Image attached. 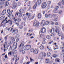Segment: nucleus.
<instances>
[{"label": "nucleus", "instance_id": "1", "mask_svg": "<svg viewBox=\"0 0 64 64\" xmlns=\"http://www.w3.org/2000/svg\"><path fill=\"white\" fill-rule=\"evenodd\" d=\"M41 0H38V1L34 5V7H33V9H35L36 8V7L37 6V5H40L41 4Z\"/></svg>", "mask_w": 64, "mask_h": 64}, {"label": "nucleus", "instance_id": "2", "mask_svg": "<svg viewBox=\"0 0 64 64\" xmlns=\"http://www.w3.org/2000/svg\"><path fill=\"white\" fill-rule=\"evenodd\" d=\"M40 24L39 22L37 23V20H34L33 25L34 26H36V27H38Z\"/></svg>", "mask_w": 64, "mask_h": 64}, {"label": "nucleus", "instance_id": "3", "mask_svg": "<svg viewBox=\"0 0 64 64\" xmlns=\"http://www.w3.org/2000/svg\"><path fill=\"white\" fill-rule=\"evenodd\" d=\"M21 46L22 49H24V42H22L19 46H18V48H21Z\"/></svg>", "mask_w": 64, "mask_h": 64}, {"label": "nucleus", "instance_id": "4", "mask_svg": "<svg viewBox=\"0 0 64 64\" xmlns=\"http://www.w3.org/2000/svg\"><path fill=\"white\" fill-rule=\"evenodd\" d=\"M55 30V29L54 28H52V30H50V32L51 34H52V35L53 37L55 36V33H54V30Z\"/></svg>", "mask_w": 64, "mask_h": 64}, {"label": "nucleus", "instance_id": "5", "mask_svg": "<svg viewBox=\"0 0 64 64\" xmlns=\"http://www.w3.org/2000/svg\"><path fill=\"white\" fill-rule=\"evenodd\" d=\"M47 6V4H46V3L44 2L42 4V8H46Z\"/></svg>", "mask_w": 64, "mask_h": 64}, {"label": "nucleus", "instance_id": "6", "mask_svg": "<svg viewBox=\"0 0 64 64\" xmlns=\"http://www.w3.org/2000/svg\"><path fill=\"white\" fill-rule=\"evenodd\" d=\"M14 58L15 59H16V60H15V62L14 63V64H18V62L17 61L18 60H19V58H18V59H17V55H16L14 56Z\"/></svg>", "mask_w": 64, "mask_h": 64}, {"label": "nucleus", "instance_id": "7", "mask_svg": "<svg viewBox=\"0 0 64 64\" xmlns=\"http://www.w3.org/2000/svg\"><path fill=\"white\" fill-rule=\"evenodd\" d=\"M6 21V22H5V23H8H8L9 24H10V25H12V20H8L7 21V20H6V21Z\"/></svg>", "mask_w": 64, "mask_h": 64}, {"label": "nucleus", "instance_id": "8", "mask_svg": "<svg viewBox=\"0 0 64 64\" xmlns=\"http://www.w3.org/2000/svg\"><path fill=\"white\" fill-rule=\"evenodd\" d=\"M40 32L41 33H44L46 32V28H42Z\"/></svg>", "mask_w": 64, "mask_h": 64}, {"label": "nucleus", "instance_id": "9", "mask_svg": "<svg viewBox=\"0 0 64 64\" xmlns=\"http://www.w3.org/2000/svg\"><path fill=\"white\" fill-rule=\"evenodd\" d=\"M45 20H42L40 23V25L42 27H44L45 26Z\"/></svg>", "mask_w": 64, "mask_h": 64}, {"label": "nucleus", "instance_id": "10", "mask_svg": "<svg viewBox=\"0 0 64 64\" xmlns=\"http://www.w3.org/2000/svg\"><path fill=\"white\" fill-rule=\"evenodd\" d=\"M7 13H8V14H9L10 15L12 14V12L10 11V9L9 8L7 10Z\"/></svg>", "mask_w": 64, "mask_h": 64}, {"label": "nucleus", "instance_id": "11", "mask_svg": "<svg viewBox=\"0 0 64 64\" xmlns=\"http://www.w3.org/2000/svg\"><path fill=\"white\" fill-rule=\"evenodd\" d=\"M22 13H24V10L23 9H21L19 11V14H22Z\"/></svg>", "mask_w": 64, "mask_h": 64}, {"label": "nucleus", "instance_id": "12", "mask_svg": "<svg viewBox=\"0 0 64 64\" xmlns=\"http://www.w3.org/2000/svg\"><path fill=\"white\" fill-rule=\"evenodd\" d=\"M17 6V4H14V5L12 6V8L13 9H14L16 8Z\"/></svg>", "mask_w": 64, "mask_h": 64}, {"label": "nucleus", "instance_id": "13", "mask_svg": "<svg viewBox=\"0 0 64 64\" xmlns=\"http://www.w3.org/2000/svg\"><path fill=\"white\" fill-rule=\"evenodd\" d=\"M6 10H3L2 12V15H5V14H6Z\"/></svg>", "mask_w": 64, "mask_h": 64}, {"label": "nucleus", "instance_id": "14", "mask_svg": "<svg viewBox=\"0 0 64 64\" xmlns=\"http://www.w3.org/2000/svg\"><path fill=\"white\" fill-rule=\"evenodd\" d=\"M45 24L46 25H48L50 24V22L48 21H47L45 22Z\"/></svg>", "mask_w": 64, "mask_h": 64}, {"label": "nucleus", "instance_id": "15", "mask_svg": "<svg viewBox=\"0 0 64 64\" xmlns=\"http://www.w3.org/2000/svg\"><path fill=\"white\" fill-rule=\"evenodd\" d=\"M12 33H13V32H14V34H17V33H18V30H13V31L12 32Z\"/></svg>", "mask_w": 64, "mask_h": 64}, {"label": "nucleus", "instance_id": "16", "mask_svg": "<svg viewBox=\"0 0 64 64\" xmlns=\"http://www.w3.org/2000/svg\"><path fill=\"white\" fill-rule=\"evenodd\" d=\"M60 60V59H59L58 58H56L55 60V61L56 62H60V61L59 60Z\"/></svg>", "mask_w": 64, "mask_h": 64}, {"label": "nucleus", "instance_id": "17", "mask_svg": "<svg viewBox=\"0 0 64 64\" xmlns=\"http://www.w3.org/2000/svg\"><path fill=\"white\" fill-rule=\"evenodd\" d=\"M33 52L35 54H36L38 53V52L37 50H34Z\"/></svg>", "mask_w": 64, "mask_h": 64}, {"label": "nucleus", "instance_id": "18", "mask_svg": "<svg viewBox=\"0 0 64 64\" xmlns=\"http://www.w3.org/2000/svg\"><path fill=\"white\" fill-rule=\"evenodd\" d=\"M38 19H40L41 18V14H38Z\"/></svg>", "mask_w": 64, "mask_h": 64}, {"label": "nucleus", "instance_id": "19", "mask_svg": "<svg viewBox=\"0 0 64 64\" xmlns=\"http://www.w3.org/2000/svg\"><path fill=\"white\" fill-rule=\"evenodd\" d=\"M10 39L13 42H14V41H15V38L13 37H11Z\"/></svg>", "mask_w": 64, "mask_h": 64}, {"label": "nucleus", "instance_id": "20", "mask_svg": "<svg viewBox=\"0 0 64 64\" xmlns=\"http://www.w3.org/2000/svg\"><path fill=\"white\" fill-rule=\"evenodd\" d=\"M8 5H9V2H6L5 3V7H6L7 6H8Z\"/></svg>", "mask_w": 64, "mask_h": 64}, {"label": "nucleus", "instance_id": "21", "mask_svg": "<svg viewBox=\"0 0 64 64\" xmlns=\"http://www.w3.org/2000/svg\"><path fill=\"white\" fill-rule=\"evenodd\" d=\"M58 10L57 9H56L54 10V13H57L58 12Z\"/></svg>", "mask_w": 64, "mask_h": 64}, {"label": "nucleus", "instance_id": "22", "mask_svg": "<svg viewBox=\"0 0 64 64\" xmlns=\"http://www.w3.org/2000/svg\"><path fill=\"white\" fill-rule=\"evenodd\" d=\"M32 18H31V16H30V14H29L28 15V20H31V19Z\"/></svg>", "mask_w": 64, "mask_h": 64}, {"label": "nucleus", "instance_id": "23", "mask_svg": "<svg viewBox=\"0 0 64 64\" xmlns=\"http://www.w3.org/2000/svg\"><path fill=\"white\" fill-rule=\"evenodd\" d=\"M28 48L26 49V50H29L30 48H31V45H28Z\"/></svg>", "mask_w": 64, "mask_h": 64}, {"label": "nucleus", "instance_id": "24", "mask_svg": "<svg viewBox=\"0 0 64 64\" xmlns=\"http://www.w3.org/2000/svg\"><path fill=\"white\" fill-rule=\"evenodd\" d=\"M42 57H45L46 56V53L45 52H42Z\"/></svg>", "mask_w": 64, "mask_h": 64}, {"label": "nucleus", "instance_id": "25", "mask_svg": "<svg viewBox=\"0 0 64 64\" xmlns=\"http://www.w3.org/2000/svg\"><path fill=\"white\" fill-rule=\"evenodd\" d=\"M28 48V45H27L26 46H24V50H27L26 49H27V48Z\"/></svg>", "mask_w": 64, "mask_h": 64}, {"label": "nucleus", "instance_id": "26", "mask_svg": "<svg viewBox=\"0 0 64 64\" xmlns=\"http://www.w3.org/2000/svg\"><path fill=\"white\" fill-rule=\"evenodd\" d=\"M4 18H5V16H2L0 17V20H3V19H4Z\"/></svg>", "mask_w": 64, "mask_h": 64}, {"label": "nucleus", "instance_id": "27", "mask_svg": "<svg viewBox=\"0 0 64 64\" xmlns=\"http://www.w3.org/2000/svg\"><path fill=\"white\" fill-rule=\"evenodd\" d=\"M40 48L42 50L43 49V48H44V46H43L42 44H41V46L40 47Z\"/></svg>", "mask_w": 64, "mask_h": 64}, {"label": "nucleus", "instance_id": "28", "mask_svg": "<svg viewBox=\"0 0 64 64\" xmlns=\"http://www.w3.org/2000/svg\"><path fill=\"white\" fill-rule=\"evenodd\" d=\"M7 19V18L6 17L5 19V20H3V21L1 23V24L0 25V26H3V24H2V25H1V24H2V23H3V22H4L5 21H6V19Z\"/></svg>", "mask_w": 64, "mask_h": 64}, {"label": "nucleus", "instance_id": "29", "mask_svg": "<svg viewBox=\"0 0 64 64\" xmlns=\"http://www.w3.org/2000/svg\"><path fill=\"white\" fill-rule=\"evenodd\" d=\"M5 3L4 2H0V5H3Z\"/></svg>", "mask_w": 64, "mask_h": 64}, {"label": "nucleus", "instance_id": "30", "mask_svg": "<svg viewBox=\"0 0 64 64\" xmlns=\"http://www.w3.org/2000/svg\"><path fill=\"white\" fill-rule=\"evenodd\" d=\"M17 42H16V45L15 46V48L14 49V50H13L15 49H16L17 48Z\"/></svg>", "mask_w": 64, "mask_h": 64}, {"label": "nucleus", "instance_id": "31", "mask_svg": "<svg viewBox=\"0 0 64 64\" xmlns=\"http://www.w3.org/2000/svg\"><path fill=\"white\" fill-rule=\"evenodd\" d=\"M46 38L48 39H50V36L48 35H47L46 36Z\"/></svg>", "mask_w": 64, "mask_h": 64}, {"label": "nucleus", "instance_id": "32", "mask_svg": "<svg viewBox=\"0 0 64 64\" xmlns=\"http://www.w3.org/2000/svg\"><path fill=\"white\" fill-rule=\"evenodd\" d=\"M50 55H51V53L50 52H48L47 54V56L48 57H49L50 56Z\"/></svg>", "mask_w": 64, "mask_h": 64}, {"label": "nucleus", "instance_id": "33", "mask_svg": "<svg viewBox=\"0 0 64 64\" xmlns=\"http://www.w3.org/2000/svg\"><path fill=\"white\" fill-rule=\"evenodd\" d=\"M8 45L7 46V47H9V46H10V49L11 48V45H10V43L9 42L8 43Z\"/></svg>", "mask_w": 64, "mask_h": 64}, {"label": "nucleus", "instance_id": "34", "mask_svg": "<svg viewBox=\"0 0 64 64\" xmlns=\"http://www.w3.org/2000/svg\"><path fill=\"white\" fill-rule=\"evenodd\" d=\"M46 63H49V60L47 59H46Z\"/></svg>", "mask_w": 64, "mask_h": 64}, {"label": "nucleus", "instance_id": "35", "mask_svg": "<svg viewBox=\"0 0 64 64\" xmlns=\"http://www.w3.org/2000/svg\"><path fill=\"white\" fill-rule=\"evenodd\" d=\"M58 6H61V2H60L58 3Z\"/></svg>", "mask_w": 64, "mask_h": 64}, {"label": "nucleus", "instance_id": "36", "mask_svg": "<svg viewBox=\"0 0 64 64\" xmlns=\"http://www.w3.org/2000/svg\"><path fill=\"white\" fill-rule=\"evenodd\" d=\"M30 59L31 62H33V61H34V60L32 59V58H30Z\"/></svg>", "mask_w": 64, "mask_h": 64}, {"label": "nucleus", "instance_id": "37", "mask_svg": "<svg viewBox=\"0 0 64 64\" xmlns=\"http://www.w3.org/2000/svg\"><path fill=\"white\" fill-rule=\"evenodd\" d=\"M44 36V34L40 35V38H43Z\"/></svg>", "mask_w": 64, "mask_h": 64}, {"label": "nucleus", "instance_id": "38", "mask_svg": "<svg viewBox=\"0 0 64 64\" xmlns=\"http://www.w3.org/2000/svg\"><path fill=\"white\" fill-rule=\"evenodd\" d=\"M23 26H19V28L20 29H21L23 28Z\"/></svg>", "mask_w": 64, "mask_h": 64}, {"label": "nucleus", "instance_id": "39", "mask_svg": "<svg viewBox=\"0 0 64 64\" xmlns=\"http://www.w3.org/2000/svg\"><path fill=\"white\" fill-rule=\"evenodd\" d=\"M51 1H48L47 4L48 5H50V4H51Z\"/></svg>", "mask_w": 64, "mask_h": 64}, {"label": "nucleus", "instance_id": "40", "mask_svg": "<svg viewBox=\"0 0 64 64\" xmlns=\"http://www.w3.org/2000/svg\"><path fill=\"white\" fill-rule=\"evenodd\" d=\"M62 38H61V39L62 40H63V39H64V35H62Z\"/></svg>", "mask_w": 64, "mask_h": 64}, {"label": "nucleus", "instance_id": "41", "mask_svg": "<svg viewBox=\"0 0 64 64\" xmlns=\"http://www.w3.org/2000/svg\"><path fill=\"white\" fill-rule=\"evenodd\" d=\"M64 24L62 26V30H63V31H64Z\"/></svg>", "mask_w": 64, "mask_h": 64}, {"label": "nucleus", "instance_id": "42", "mask_svg": "<svg viewBox=\"0 0 64 64\" xmlns=\"http://www.w3.org/2000/svg\"><path fill=\"white\" fill-rule=\"evenodd\" d=\"M4 48V52H5V50L6 51L8 49V48L6 47Z\"/></svg>", "mask_w": 64, "mask_h": 64}, {"label": "nucleus", "instance_id": "43", "mask_svg": "<svg viewBox=\"0 0 64 64\" xmlns=\"http://www.w3.org/2000/svg\"><path fill=\"white\" fill-rule=\"evenodd\" d=\"M58 18V16L56 15L54 16V18L55 19H57Z\"/></svg>", "mask_w": 64, "mask_h": 64}, {"label": "nucleus", "instance_id": "44", "mask_svg": "<svg viewBox=\"0 0 64 64\" xmlns=\"http://www.w3.org/2000/svg\"><path fill=\"white\" fill-rule=\"evenodd\" d=\"M13 20H14V21H17V19L16 18H13Z\"/></svg>", "mask_w": 64, "mask_h": 64}, {"label": "nucleus", "instance_id": "45", "mask_svg": "<svg viewBox=\"0 0 64 64\" xmlns=\"http://www.w3.org/2000/svg\"><path fill=\"white\" fill-rule=\"evenodd\" d=\"M30 51L31 52H34V49L33 48H32V49H31L30 50Z\"/></svg>", "mask_w": 64, "mask_h": 64}, {"label": "nucleus", "instance_id": "46", "mask_svg": "<svg viewBox=\"0 0 64 64\" xmlns=\"http://www.w3.org/2000/svg\"><path fill=\"white\" fill-rule=\"evenodd\" d=\"M53 57L54 58H56L57 57V55L56 54H54L53 55Z\"/></svg>", "mask_w": 64, "mask_h": 64}, {"label": "nucleus", "instance_id": "47", "mask_svg": "<svg viewBox=\"0 0 64 64\" xmlns=\"http://www.w3.org/2000/svg\"><path fill=\"white\" fill-rule=\"evenodd\" d=\"M18 22H20L21 21V19L20 18H18Z\"/></svg>", "mask_w": 64, "mask_h": 64}, {"label": "nucleus", "instance_id": "48", "mask_svg": "<svg viewBox=\"0 0 64 64\" xmlns=\"http://www.w3.org/2000/svg\"><path fill=\"white\" fill-rule=\"evenodd\" d=\"M56 33H58V34H59V30H56Z\"/></svg>", "mask_w": 64, "mask_h": 64}, {"label": "nucleus", "instance_id": "49", "mask_svg": "<svg viewBox=\"0 0 64 64\" xmlns=\"http://www.w3.org/2000/svg\"><path fill=\"white\" fill-rule=\"evenodd\" d=\"M45 17H46V18H48V15L47 14H45Z\"/></svg>", "mask_w": 64, "mask_h": 64}, {"label": "nucleus", "instance_id": "50", "mask_svg": "<svg viewBox=\"0 0 64 64\" xmlns=\"http://www.w3.org/2000/svg\"><path fill=\"white\" fill-rule=\"evenodd\" d=\"M38 58L39 59H41V60H42V59H43V58L41 57V56H39L38 57Z\"/></svg>", "mask_w": 64, "mask_h": 64}, {"label": "nucleus", "instance_id": "51", "mask_svg": "<svg viewBox=\"0 0 64 64\" xmlns=\"http://www.w3.org/2000/svg\"><path fill=\"white\" fill-rule=\"evenodd\" d=\"M58 8L59 6H56L54 8L55 9H58Z\"/></svg>", "mask_w": 64, "mask_h": 64}, {"label": "nucleus", "instance_id": "52", "mask_svg": "<svg viewBox=\"0 0 64 64\" xmlns=\"http://www.w3.org/2000/svg\"><path fill=\"white\" fill-rule=\"evenodd\" d=\"M50 24L51 25H53L54 24V22H51Z\"/></svg>", "mask_w": 64, "mask_h": 64}, {"label": "nucleus", "instance_id": "53", "mask_svg": "<svg viewBox=\"0 0 64 64\" xmlns=\"http://www.w3.org/2000/svg\"><path fill=\"white\" fill-rule=\"evenodd\" d=\"M19 38H18L16 40V41L17 42H18V41H19Z\"/></svg>", "mask_w": 64, "mask_h": 64}, {"label": "nucleus", "instance_id": "54", "mask_svg": "<svg viewBox=\"0 0 64 64\" xmlns=\"http://www.w3.org/2000/svg\"><path fill=\"white\" fill-rule=\"evenodd\" d=\"M51 14H49L48 15V17H49L50 18V17H51Z\"/></svg>", "mask_w": 64, "mask_h": 64}, {"label": "nucleus", "instance_id": "55", "mask_svg": "<svg viewBox=\"0 0 64 64\" xmlns=\"http://www.w3.org/2000/svg\"><path fill=\"white\" fill-rule=\"evenodd\" d=\"M12 52L11 51L10 52H9L8 54V55H11V52Z\"/></svg>", "mask_w": 64, "mask_h": 64}, {"label": "nucleus", "instance_id": "56", "mask_svg": "<svg viewBox=\"0 0 64 64\" xmlns=\"http://www.w3.org/2000/svg\"><path fill=\"white\" fill-rule=\"evenodd\" d=\"M19 14V12H16V14L15 15V17L16 16V15H17V16H18V14Z\"/></svg>", "mask_w": 64, "mask_h": 64}, {"label": "nucleus", "instance_id": "57", "mask_svg": "<svg viewBox=\"0 0 64 64\" xmlns=\"http://www.w3.org/2000/svg\"><path fill=\"white\" fill-rule=\"evenodd\" d=\"M62 13V10H60V11H59L58 12V14H61Z\"/></svg>", "mask_w": 64, "mask_h": 64}, {"label": "nucleus", "instance_id": "58", "mask_svg": "<svg viewBox=\"0 0 64 64\" xmlns=\"http://www.w3.org/2000/svg\"><path fill=\"white\" fill-rule=\"evenodd\" d=\"M53 41H52L51 42H49L48 43L49 44H51L52 43H53Z\"/></svg>", "mask_w": 64, "mask_h": 64}, {"label": "nucleus", "instance_id": "59", "mask_svg": "<svg viewBox=\"0 0 64 64\" xmlns=\"http://www.w3.org/2000/svg\"><path fill=\"white\" fill-rule=\"evenodd\" d=\"M56 30H57L58 28H59V27L58 26H56Z\"/></svg>", "mask_w": 64, "mask_h": 64}, {"label": "nucleus", "instance_id": "60", "mask_svg": "<svg viewBox=\"0 0 64 64\" xmlns=\"http://www.w3.org/2000/svg\"><path fill=\"white\" fill-rule=\"evenodd\" d=\"M18 6H20L21 5V4L20 3L18 2Z\"/></svg>", "mask_w": 64, "mask_h": 64}, {"label": "nucleus", "instance_id": "61", "mask_svg": "<svg viewBox=\"0 0 64 64\" xmlns=\"http://www.w3.org/2000/svg\"><path fill=\"white\" fill-rule=\"evenodd\" d=\"M30 6V2H29L28 4V6Z\"/></svg>", "mask_w": 64, "mask_h": 64}, {"label": "nucleus", "instance_id": "62", "mask_svg": "<svg viewBox=\"0 0 64 64\" xmlns=\"http://www.w3.org/2000/svg\"><path fill=\"white\" fill-rule=\"evenodd\" d=\"M6 0H0V2H3V1L4 2Z\"/></svg>", "mask_w": 64, "mask_h": 64}, {"label": "nucleus", "instance_id": "63", "mask_svg": "<svg viewBox=\"0 0 64 64\" xmlns=\"http://www.w3.org/2000/svg\"><path fill=\"white\" fill-rule=\"evenodd\" d=\"M62 4L64 5V0H62Z\"/></svg>", "mask_w": 64, "mask_h": 64}, {"label": "nucleus", "instance_id": "64", "mask_svg": "<svg viewBox=\"0 0 64 64\" xmlns=\"http://www.w3.org/2000/svg\"><path fill=\"white\" fill-rule=\"evenodd\" d=\"M55 24L56 25L58 26V22H56L55 23Z\"/></svg>", "mask_w": 64, "mask_h": 64}]
</instances>
